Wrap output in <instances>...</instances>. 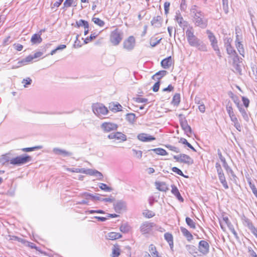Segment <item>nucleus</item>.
<instances>
[{
    "mask_svg": "<svg viewBox=\"0 0 257 257\" xmlns=\"http://www.w3.org/2000/svg\"><path fill=\"white\" fill-rule=\"evenodd\" d=\"M186 36L187 41L191 46L196 47L200 51H207L206 45L203 41L195 36L192 27H190L186 30Z\"/></svg>",
    "mask_w": 257,
    "mask_h": 257,
    "instance_id": "obj_1",
    "label": "nucleus"
},
{
    "mask_svg": "<svg viewBox=\"0 0 257 257\" xmlns=\"http://www.w3.org/2000/svg\"><path fill=\"white\" fill-rule=\"evenodd\" d=\"M231 42L232 39L231 38H226L224 40V46L227 54L233 59V63L236 64L239 62V59L236 51L231 45Z\"/></svg>",
    "mask_w": 257,
    "mask_h": 257,
    "instance_id": "obj_2",
    "label": "nucleus"
},
{
    "mask_svg": "<svg viewBox=\"0 0 257 257\" xmlns=\"http://www.w3.org/2000/svg\"><path fill=\"white\" fill-rule=\"evenodd\" d=\"M193 21L196 26L201 28L204 29L207 26L208 20L202 12L195 14V16H193Z\"/></svg>",
    "mask_w": 257,
    "mask_h": 257,
    "instance_id": "obj_3",
    "label": "nucleus"
},
{
    "mask_svg": "<svg viewBox=\"0 0 257 257\" xmlns=\"http://www.w3.org/2000/svg\"><path fill=\"white\" fill-rule=\"evenodd\" d=\"M92 110L99 117H103L108 112L107 107L101 103H95L92 105Z\"/></svg>",
    "mask_w": 257,
    "mask_h": 257,
    "instance_id": "obj_4",
    "label": "nucleus"
},
{
    "mask_svg": "<svg viewBox=\"0 0 257 257\" xmlns=\"http://www.w3.org/2000/svg\"><path fill=\"white\" fill-rule=\"evenodd\" d=\"M32 160V157L28 155H22L12 158L10 160V164L17 166L25 164Z\"/></svg>",
    "mask_w": 257,
    "mask_h": 257,
    "instance_id": "obj_5",
    "label": "nucleus"
},
{
    "mask_svg": "<svg viewBox=\"0 0 257 257\" xmlns=\"http://www.w3.org/2000/svg\"><path fill=\"white\" fill-rule=\"evenodd\" d=\"M122 39V33L117 29L113 31L110 36V41L114 46L119 44Z\"/></svg>",
    "mask_w": 257,
    "mask_h": 257,
    "instance_id": "obj_6",
    "label": "nucleus"
},
{
    "mask_svg": "<svg viewBox=\"0 0 257 257\" xmlns=\"http://www.w3.org/2000/svg\"><path fill=\"white\" fill-rule=\"evenodd\" d=\"M207 33L208 34V39L211 42V45L212 46L213 50L216 52V54L219 57H221V53L219 47L217 45V40L214 35L210 31L207 30Z\"/></svg>",
    "mask_w": 257,
    "mask_h": 257,
    "instance_id": "obj_7",
    "label": "nucleus"
},
{
    "mask_svg": "<svg viewBox=\"0 0 257 257\" xmlns=\"http://www.w3.org/2000/svg\"><path fill=\"white\" fill-rule=\"evenodd\" d=\"M173 158L177 162L184 163L188 165H191L193 163V159L186 154H181L177 156H174Z\"/></svg>",
    "mask_w": 257,
    "mask_h": 257,
    "instance_id": "obj_8",
    "label": "nucleus"
},
{
    "mask_svg": "<svg viewBox=\"0 0 257 257\" xmlns=\"http://www.w3.org/2000/svg\"><path fill=\"white\" fill-rule=\"evenodd\" d=\"M209 244L205 240H200L198 243V250L203 255H206L209 252Z\"/></svg>",
    "mask_w": 257,
    "mask_h": 257,
    "instance_id": "obj_9",
    "label": "nucleus"
},
{
    "mask_svg": "<svg viewBox=\"0 0 257 257\" xmlns=\"http://www.w3.org/2000/svg\"><path fill=\"white\" fill-rule=\"evenodd\" d=\"M124 49L130 51L132 50L135 46V39L133 36H130L124 40L123 44Z\"/></svg>",
    "mask_w": 257,
    "mask_h": 257,
    "instance_id": "obj_10",
    "label": "nucleus"
},
{
    "mask_svg": "<svg viewBox=\"0 0 257 257\" xmlns=\"http://www.w3.org/2000/svg\"><path fill=\"white\" fill-rule=\"evenodd\" d=\"M155 226V224L154 223L145 222L141 225L140 231L143 234L148 233Z\"/></svg>",
    "mask_w": 257,
    "mask_h": 257,
    "instance_id": "obj_11",
    "label": "nucleus"
},
{
    "mask_svg": "<svg viewBox=\"0 0 257 257\" xmlns=\"http://www.w3.org/2000/svg\"><path fill=\"white\" fill-rule=\"evenodd\" d=\"M117 125L112 122H105L101 124V129L105 132H109L112 131L116 130L117 128Z\"/></svg>",
    "mask_w": 257,
    "mask_h": 257,
    "instance_id": "obj_12",
    "label": "nucleus"
},
{
    "mask_svg": "<svg viewBox=\"0 0 257 257\" xmlns=\"http://www.w3.org/2000/svg\"><path fill=\"white\" fill-rule=\"evenodd\" d=\"M114 209L117 213H121L126 209V203L122 200L116 201L113 204Z\"/></svg>",
    "mask_w": 257,
    "mask_h": 257,
    "instance_id": "obj_13",
    "label": "nucleus"
},
{
    "mask_svg": "<svg viewBox=\"0 0 257 257\" xmlns=\"http://www.w3.org/2000/svg\"><path fill=\"white\" fill-rule=\"evenodd\" d=\"M235 46L237 49L238 52L243 57H244L245 51L243 47V45L242 43V42L240 41V39L239 38V36L238 35H236V39H235Z\"/></svg>",
    "mask_w": 257,
    "mask_h": 257,
    "instance_id": "obj_14",
    "label": "nucleus"
},
{
    "mask_svg": "<svg viewBox=\"0 0 257 257\" xmlns=\"http://www.w3.org/2000/svg\"><path fill=\"white\" fill-rule=\"evenodd\" d=\"M137 138L140 141L144 142H151L156 140L153 136L145 133L139 134Z\"/></svg>",
    "mask_w": 257,
    "mask_h": 257,
    "instance_id": "obj_15",
    "label": "nucleus"
},
{
    "mask_svg": "<svg viewBox=\"0 0 257 257\" xmlns=\"http://www.w3.org/2000/svg\"><path fill=\"white\" fill-rule=\"evenodd\" d=\"M181 126L184 131L185 133L189 137L192 134V130L191 127L188 125L186 120H184L181 122Z\"/></svg>",
    "mask_w": 257,
    "mask_h": 257,
    "instance_id": "obj_16",
    "label": "nucleus"
},
{
    "mask_svg": "<svg viewBox=\"0 0 257 257\" xmlns=\"http://www.w3.org/2000/svg\"><path fill=\"white\" fill-rule=\"evenodd\" d=\"M162 18L161 16H158L153 18L151 23L152 25L155 27L159 28L162 26Z\"/></svg>",
    "mask_w": 257,
    "mask_h": 257,
    "instance_id": "obj_17",
    "label": "nucleus"
},
{
    "mask_svg": "<svg viewBox=\"0 0 257 257\" xmlns=\"http://www.w3.org/2000/svg\"><path fill=\"white\" fill-rule=\"evenodd\" d=\"M53 152L56 155H62L64 157L70 156L72 155V153L70 152H68L64 150H62L59 148L53 149Z\"/></svg>",
    "mask_w": 257,
    "mask_h": 257,
    "instance_id": "obj_18",
    "label": "nucleus"
},
{
    "mask_svg": "<svg viewBox=\"0 0 257 257\" xmlns=\"http://www.w3.org/2000/svg\"><path fill=\"white\" fill-rule=\"evenodd\" d=\"M175 20L179 25L181 27L183 28L187 27L188 25V23L186 21H184L182 17L180 14H177V15L175 17Z\"/></svg>",
    "mask_w": 257,
    "mask_h": 257,
    "instance_id": "obj_19",
    "label": "nucleus"
},
{
    "mask_svg": "<svg viewBox=\"0 0 257 257\" xmlns=\"http://www.w3.org/2000/svg\"><path fill=\"white\" fill-rule=\"evenodd\" d=\"M155 185L157 189L160 191L166 192L169 189L168 186L164 182H156Z\"/></svg>",
    "mask_w": 257,
    "mask_h": 257,
    "instance_id": "obj_20",
    "label": "nucleus"
},
{
    "mask_svg": "<svg viewBox=\"0 0 257 257\" xmlns=\"http://www.w3.org/2000/svg\"><path fill=\"white\" fill-rule=\"evenodd\" d=\"M167 72L165 70H161L152 76V78L154 80L159 81L162 77L166 75Z\"/></svg>",
    "mask_w": 257,
    "mask_h": 257,
    "instance_id": "obj_21",
    "label": "nucleus"
},
{
    "mask_svg": "<svg viewBox=\"0 0 257 257\" xmlns=\"http://www.w3.org/2000/svg\"><path fill=\"white\" fill-rule=\"evenodd\" d=\"M42 39L41 37V34H34L31 39V42L33 44H38L42 42Z\"/></svg>",
    "mask_w": 257,
    "mask_h": 257,
    "instance_id": "obj_22",
    "label": "nucleus"
},
{
    "mask_svg": "<svg viewBox=\"0 0 257 257\" xmlns=\"http://www.w3.org/2000/svg\"><path fill=\"white\" fill-rule=\"evenodd\" d=\"M171 64L172 59L171 56L163 59L161 61V65L165 69L169 68L171 66Z\"/></svg>",
    "mask_w": 257,
    "mask_h": 257,
    "instance_id": "obj_23",
    "label": "nucleus"
},
{
    "mask_svg": "<svg viewBox=\"0 0 257 257\" xmlns=\"http://www.w3.org/2000/svg\"><path fill=\"white\" fill-rule=\"evenodd\" d=\"M171 192L172 193L175 195L176 196V197H177V198L181 202H183L184 201V199L183 198H182V197L181 196L178 188L175 186L174 185H172V190H171Z\"/></svg>",
    "mask_w": 257,
    "mask_h": 257,
    "instance_id": "obj_24",
    "label": "nucleus"
},
{
    "mask_svg": "<svg viewBox=\"0 0 257 257\" xmlns=\"http://www.w3.org/2000/svg\"><path fill=\"white\" fill-rule=\"evenodd\" d=\"M180 229L183 234L186 237L188 241H190L193 239L192 235L186 228L181 227Z\"/></svg>",
    "mask_w": 257,
    "mask_h": 257,
    "instance_id": "obj_25",
    "label": "nucleus"
},
{
    "mask_svg": "<svg viewBox=\"0 0 257 257\" xmlns=\"http://www.w3.org/2000/svg\"><path fill=\"white\" fill-rule=\"evenodd\" d=\"M186 248L189 252L194 256L198 253L196 247L193 245H187Z\"/></svg>",
    "mask_w": 257,
    "mask_h": 257,
    "instance_id": "obj_26",
    "label": "nucleus"
},
{
    "mask_svg": "<svg viewBox=\"0 0 257 257\" xmlns=\"http://www.w3.org/2000/svg\"><path fill=\"white\" fill-rule=\"evenodd\" d=\"M107 236L109 239L114 240L120 238L121 235L119 233L111 232L108 233Z\"/></svg>",
    "mask_w": 257,
    "mask_h": 257,
    "instance_id": "obj_27",
    "label": "nucleus"
},
{
    "mask_svg": "<svg viewBox=\"0 0 257 257\" xmlns=\"http://www.w3.org/2000/svg\"><path fill=\"white\" fill-rule=\"evenodd\" d=\"M165 239L167 241L170 247L172 248L173 246V237L172 235L170 233H166L164 234Z\"/></svg>",
    "mask_w": 257,
    "mask_h": 257,
    "instance_id": "obj_28",
    "label": "nucleus"
},
{
    "mask_svg": "<svg viewBox=\"0 0 257 257\" xmlns=\"http://www.w3.org/2000/svg\"><path fill=\"white\" fill-rule=\"evenodd\" d=\"M33 56L29 55L26 57L25 59H23L22 61L18 62V64L19 65L18 67L22 66V65H25L27 63L31 62L33 60Z\"/></svg>",
    "mask_w": 257,
    "mask_h": 257,
    "instance_id": "obj_29",
    "label": "nucleus"
},
{
    "mask_svg": "<svg viewBox=\"0 0 257 257\" xmlns=\"http://www.w3.org/2000/svg\"><path fill=\"white\" fill-rule=\"evenodd\" d=\"M219 179L221 182V183L222 184L223 187L225 189H228V186L227 185V182L225 179V177L224 176V173L221 174V175H218Z\"/></svg>",
    "mask_w": 257,
    "mask_h": 257,
    "instance_id": "obj_30",
    "label": "nucleus"
},
{
    "mask_svg": "<svg viewBox=\"0 0 257 257\" xmlns=\"http://www.w3.org/2000/svg\"><path fill=\"white\" fill-rule=\"evenodd\" d=\"M149 251L152 257H161L158 254V252L156 250V247L153 244H151L149 246Z\"/></svg>",
    "mask_w": 257,
    "mask_h": 257,
    "instance_id": "obj_31",
    "label": "nucleus"
},
{
    "mask_svg": "<svg viewBox=\"0 0 257 257\" xmlns=\"http://www.w3.org/2000/svg\"><path fill=\"white\" fill-rule=\"evenodd\" d=\"M150 151L154 152L156 154L161 156H165L167 155L166 151L162 148H156L152 149Z\"/></svg>",
    "mask_w": 257,
    "mask_h": 257,
    "instance_id": "obj_32",
    "label": "nucleus"
},
{
    "mask_svg": "<svg viewBox=\"0 0 257 257\" xmlns=\"http://www.w3.org/2000/svg\"><path fill=\"white\" fill-rule=\"evenodd\" d=\"M180 101V95L179 93L175 94L173 98L172 103L174 105H178Z\"/></svg>",
    "mask_w": 257,
    "mask_h": 257,
    "instance_id": "obj_33",
    "label": "nucleus"
},
{
    "mask_svg": "<svg viewBox=\"0 0 257 257\" xmlns=\"http://www.w3.org/2000/svg\"><path fill=\"white\" fill-rule=\"evenodd\" d=\"M136 118V115L133 113H128L126 115V119L131 123L135 122Z\"/></svg>",
    "mask_w": 257,
    "mask_h": 257,
    "instance_id": "obj_34",
    "label": "nucleus"
},
{
    "mask_svg": "<svg viewBox=\"0 0 257 257\" xmlns=\"http://www.w3.org/2000/svg\"><path fill=\"white\" fill-rule=\"evenodd\" d=\"M115 134V139L118 140H121L122 141H125L126 140V137L125 135L120 132H116Z\"/></svg>",
    "mask_w": 257,
    "mask_h": 257,
    "instance_id": "obj_35",
    "label": "nucleus"
},
{
    "mask_svg": "<svg viewBox=\"0 0 257 257\" xmlns=\"http://www.w3.org/2000/svg\"><path fill=\"white\" fill-rule=\"evenodd\" d=\"M32 82V80L30 77H27L24 79L22 83L23 84V86L25 88L28 87V86L31 85Z\"/></svg>",
    "mask_w": 257,
    "mask_h": 257,
    "instance_id": "obj_36",
    "label": "nucleus"
},
{
    "mask_svg": "<svg viewBox=\"0 0 257 257\" xmlns=\"http://www.w3.org/2000/svg\"><path fill=\"white\" fill-rule=\"evenodd\" d=\"M92 21L96 25L100 27H103L105 23L103 21L100 20L98 18L93 17L92 19Z\"/></svg>",
    "mask_w": 257,
    "mask_h": 257,
    "instance_id": "obj_37",
    "label": "nucleus"
},
{
    "mask_svg": "<svg viewBox=\"0 0 257 257\" xmlns=\"http://www.w3.org/2000/svg\"><path fill=\"white\" fill-rule=\"evenodd\" d=\"M130 226L127 223L122 224L120 227V230L123 233H127L130 230Z\"/></svg>",
    "mask_w": 257,
    "mask_h": 257,
    "instance_id": "obj_38",
    "label": "nucleus"
},
{
    "mask_svg": "<svg viewBox=\"0 0 257 257\" xmlns=\"http://www.w3.org/2000/svg\"><path fill=\"white\" fill-rule=\"evenodd\" d=\"M186 222L187 224V225L189 226L191 228L193 229H195L196 228L195 222L190 218L187 217L186 218Z\"/></svg>",
    "mask_w": 257,
    "mask_h": 257,
    "instance_id": "obj_39",
    "label": "nucleus"
},
{
    "mask_svg": "<svg viewBox=\"0 0 257 257\" xmlns=\"http://www.w3.org/2000/svg\"><path fill=\"white\" fill-rule=\"evenodd\" d=\"M76 24L78 27L84 26V28H89L88 23L87 21L83 20H80L78 22H77Z\"/></svg>",
    "mask_w": 257,
    "mask_h": 257,
    "instance_id": "obj_40",
    "label": "nucleus"
},
{
    "mask_svg": "<svg viewBox=\"0 0 257 257\" xmlns=\"http://www.w3.org/2000/svg\"><path fill=\"white\" fill-rule=\"evenodd\" d=\"M179 143H182L183 144L187 145L192 150H193L194 152H196V151L194 149V148L190 143H189L185 139H184V138H181L180 141H179Z\"/></svg>",
    "mask_w": 257,
    "mask_h": 257,
    "instance_id": "obj_41",
    "label": "nucleus"
},
{
    "mask_svg": "<svg viewBox=\"0 0 257 257\" xmlns=\"http://www.w3.org/2000/svg\"><path fill=\"white\" fill-rule=\"evenodd\" d=\"M226 108L229 116H232L233 114H234L231 104L229 102L227 104Z\"/></svg>",
    "mask_w": 257,
    "mask_h": 257,
    "instance_id": "obj_42",
    "label": "nucleus"
},
{
    "mask_svg": "<svg viewBox=\"0 0 257 257\" xmlns=\"http://www.w3.org/2000/svg\"><path fill=\"white\" fill-rule=\"evenodd\" d=\"M248 221V227L251 230L252 233L257 237V229L253 225V224L247 220Z\"/></svg>",
    "mask_w": 257,
    "mask_h": 257,
    "instance_id": "obj_43",
    "label": "nucleus"
},
{
    "mask_svg": "<svg viewBox=\"0 0 257 257\" xmlns=\"http://www.w3.org/2000/svg\"><path fill=\"white\" fill-rule=\"evenodd\" d=\"M239 111L241 113L242 116L245 120H247L248 117L245 110L243 108L242 106H239L238 108Z\"/></svg>",
    "mask_w": 257,
    "mask_h": 257,
    "instance_id": "obj_44",
    "label": "nucleus"
},
{
    "mask_svg": "<svg viewBox=\"0 0 257 257\" xmlns=\"http://www.w3.org/2000/svg\"><path fill=\"white\" fill-rule=\"evenodd\" d=\"M42 148V146H36V147H31V148H24V149H22V150L24 152H28L33 151H35V150H36L41 149Z\"/></svg>",
    "mask_w": 257,
    "mask_h": 257,
    "instance_id": "obj_45",
    "label": "nucleus"
},
{
    "mask_svg": "<svg viewBox=\"0 0 257 257\" xmlns=\"http://www.w3.org/2000/svg\"><path fill=\"white\" fill-rule=\"evenodd\" d=\"M97 34H96L95 33H94L93 34H91V35L89 37H87L85 40L84 43L85 44H87L89 43V42L91 41L92 40H94L96 38V37L97 36Z\"/></svg>",
    "mask_w": 257,
    "mask_h": 257,
    "instance_id": "obj_46",
    "label": "nucleus"
},
{
    "mask_svg": "<svg viewBox=\"0 0 257 257\" xmlns=\"http://www.w3.org/2000/svg\"><path fill=\"white\" fill-rule=\"evenodd\" d=\"M132 152L133 153V155L138 159H141L142 157V152L140 150H136L135 149H133Z\"/></svg>",
    "mask_w": 257,
    "mask_h": 257,
    "instance_id": "obj_47",
    "label": "nucleus"
},
{
    "mask_svg": "<svg viewBox=\"0 0 257 257\" xmlns=\"http://www.w3.org/2000/svg\"><path fill=\"white\" fill-rule=\"evenodd\" d=\"M96 170L88 169H85L83 168V174L89 175L91 176H94L95 173L96 172Z\"/></svg>",
    "mask_w": 257,
    "mask_h": 257,
    "instance_id": "obj_48",
    "label": "nucleus"
},
{
    "mask_svg": "<svg viewBox=\"0 0 257 257\" xmlns=\"http://www.w3.org/2000/svg\"><path fill=\"white\" fill-rule=\"evenodd\" d=\"M99 188L105 191L106 192H110L112 191V189L110 187H109L107 186L106 184L104 183H100L99 185Z\"/></svg>",
    "mask_w": 257,
    "mask_h": 257,
    "instance_id": "obj_49",
    "label": "nucleus"
},
{
    "mask_svg": "<svg viewBox=\"0 0 257 257\" xmlns=\"http://www.w3.org/2000/svg\"><path fill=\"white\" fill-rule=\"evenodd\" d=\"M94 213L104 214L105 212L102 210H88L85 211L86 214H92Z\"/></svg>",
    "mask_w": 257,
    "mask_h": 257,
    "instance_id": "obj_50",
    "label": "nucleus"
},
{
    "mask_svg": "<svg viewBox=\"0 0 257 257\" xmlns=\"http://www.w3.org/2000/svg\"><path fill=\"white\" fill-rule=\"evenodd\" d=\"M222 5L224 12L227 14L228 13V0H222Z\"/></svg>",
    "mask_w": 257,
    "mask_h": 257,
    "instance_id": "obj_51",
    "label": "nucleus"
},
{
    "mask_svg": "<svg viewBox=\"0 0 257 257\" xmlns=\"http://www.w3.org/2000/svg\"><path fill=\"white\" fill-rule=\"evenodd\" d=\"M228 227L229 228V229L231 231V232L233 233V234L234 235V237L236 239H238V236L237 235V233L236 232V231L235 230V229H234V228L233 227V225L231 224H229V225L228 226Z\"/></svg>",
    "mask_w": 257,
    "mask_h": 257,
    "instance_id": "obj_52",
    "label": "nucleus"
},
{
    "mask_svg": "<svg viewBox=\"0 0 257 257\" xmlns=\"http://www.w3.org/2000/svg\"><path fill=\"white\" fill-rule=\"evenodd\" d=\"M67 170H68V171H69L70 172H72L83 173V168L80 169V168H68Z\"/></svg>",
    "mask_w": 257,
    "mask_h": 257,
    "instance_id": "obj_53",
    "label": "nucleus"
},
{
    "mask_svg": "<svg viewBox=\"0 0 257 257\" xmlns=\"http://www.w3.org/2000/svg\"><path fill=\"white\" fill-rule=\"evenodd\" d=\"M143 214L145 217L149 218L153 217L154 216H155V213L149 210H146L145 212H144Z\"/></svg>",
    "mask_w": 257,
    "mask_h": 257,
    "instance_id": "obj_54",
    "label": "nucleus"
},
{
    "mask_svg": "<svg viewBox=\"0 0 257 257\" xmlns=\"http://www.w3.org/2000/svg\"><path fill=\"white\" fill-rule=\"evenodd\" d=\"M120 254L119 249L114 247L112 250V257H118Z\"/></svg>",
    "mask_w": 257,
    "mask_h": 257,
    "instance_id": "obj_55",
    "label": "nucleus"
},
{
    "mask_svg": "<svg viewBox=\"0 0 257 257\" xmlns=\"http://www.w3.org/2000/svg\"><path fill=\"white\" fill-rule=\"evenodd\" d=\"M10 160L9 159V157L7 155H4L2 157V158L0 159V162L3 164H5L6 163L10 162Z\"/></svg>",
    "mask_w": 257,
    "mask_h": 257,
    "instance_id": "obj_56",
    "label": "nucleus"
},
{
    "mask_svg": "<svg viewBox=\"0 0 257 257\" xmlns=\"http://www.w3.org/2000/svg\"><path fill=\"white\" fill-rule=\"evenodd\" d=\"M74 2V0H66L64 4V8H68L71 7Z\"/></svg>",
    "mask_w": 257,
    "mask_h": 257,
    "instance_id": "obj_57",
    "label": "nucleus"
},
{
    "mask_svg": "<svg viewBox=\"0 0 257 257\" xmlns=\"http://www.w3.org/2000/svg\"><path fill=\"white\" fill-rule=\"evenodd\" d=\"M166 147L168 149H169L171 151H174L176 153L180 152V149L177 147H176L175 146H173L171 145H168Z\"/></svg>",
    "mask_w": 257,
    "mask_h": 257,
    "instance_id": "obj_58",
    "label": "nucleus"
},
{
    "mask_svg": "<svg viewBox=\"0 0 257 257\" xmlns=\"http://www.w3.org/2000/svg\"><path fill=\"white\" fill-rule=\"evenodd\" d=\"M172 170L180 176H184L182 171L176 167H173Z\"/></svg>",
    "mask_w": 257,
    "mask_h": 257,
    "instance_id": "obj_59",
    "label": "nucleus"
},
{
    "mask_svg": "<svg viewBox=\"0 0 257 257\" xmlns=\"http://www.w3.org/2000/svg\"><path fill=\"white\" fill-rule=\"evenodd\" d=\"M63 1V0H58V1L56 2L53 5H52L51 8L52 9H54L55 8L59 7L60 6V5L62 4Z\"/></svg>",
    "mask_w": 257,
    "mask_h": 257,
    "instance_id": "obj_60",
    "label": "nucleus"
},
{
    "mask_svg": "<svg viewBox=\"0 0 257 257\" xmlns=\"http://www.w3.org/2000/svg\"><path fill=\"white\" fill-rule=\"evenodd\" d=\"M160 85V82L159 81H158V82L155 83L153 87V91L157 92L159 89Z\"/></svg>",
    "mask_w": 257,
    "mask_h": 257,
    "instance_id": "obj_61",
    "label": "nucleus"
},
{
    "mask_svg": "<svg viewBox=\"0 0 257 257\" xmlns=\"http://www.w3.org/2000/svg\"><path fill=\"white\" fill-rule=\"evenodd\" d=\"M94 176L96 177V178L98 180H102L103 178L102 174L97 170L96 171Z\"/></svg>",
    "mask_w": 257,
    "mask_h": 257,
    "instance_id": "obj_62",
    "label": "nucleus"
},
{
    "mask_svg": "<svg viewBox=\"0 0 257 257\" xmlns=\"http://www.w3.org/2000/svg\"><path fill=\"white\" fill-rule=\"evenodd\" d=\"M170 5V3L168 2H165L164 4L165 13L166 14H167L169 13Z\"/></svg>",
    "mask_w": 257,
    "mask_h": 257,
    "instance_id": "obj_63",
    "label": "nucleus"
},
{
    "mask_svg": "<svg viewBox=\"0 0 257 257\" xmlns=\"http://www.w3.org/2000/svg\"><path fill=\"white\" fill-rule=\"evenodd\" d=\"M242 100L243 101L244 105L246 107H247L248 106L249 103V100H248V99H247V98H246L245 97H242Z\"/></svg>",
    "mask_w": 257,
    "mask_h": 257,
    "instance_id": "obj_64",
    "label": "nucleus"
}]
</instances>
